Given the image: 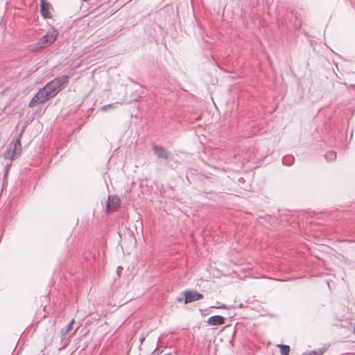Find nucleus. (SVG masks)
<instances>
[{"instance_id":"f257e3e1","label":"nucleus","mask_w":355,"mask_h":355,"mask_svg":"<svg viewBox=\"0 0 355 355\" xmlns=\"http://www.w3.org/2000/svg\"><path fill=\"white\" fill-rule=\"evenodd\" d=\"M69 76H61L49 82L44 87L50 98L54 97L68 83Z\"/></svg>"},{"instance_id":"f03ea898","label":"nucleus","mask_w":355,"mask_h":355,"mask_svg":"<svg viewBox=\"0 0 355 355\" xmlns=\"http://www.w3.org/2000/svg\"><path fill=\"white\" fill-rule=\"evenodd\" d=\"M23 128L21 131L19 132L18 137L15 139V141H12L10 144L8 145L6 152L5 153L4 157L6 159H9L11 160L17 159L21 153V137L22 136L24 129Z\"/></svg>"},{"instance_id":"7ed1b4c3","label":"nucleus","mask_w":355,"mask_h":355,"mask_svg":"<svg viewBox=\"0 0 355 355\" xmlns=\"http://www.w3.org/2000/svg\"><path fill=\"white\" fill-rule=\"evenodd\" d=\"M58 35V32L54 28H51L46 33L40 38V41L35 44L32 51H37L44 46L51 45L56 40Z\"/></svg>"},{"instance_id":"20e7f679","label":"nucleus","mask_w":355,"mask_h":355,"mask_svg":"<svg viewBox=\"0 0 355 355\" xmlns=\"http://www.w3.org/2000/svg\"><path fill=\"white\" fill-rule=\"evenodd\" d=\"M46 90L42 87L35 94L29 103V107H33L40 103H43L50 99Z\"/></svg>"},{"instance_id":"39448f33","label":"nucleus","mask_w":355,"mask_h":355,"mask_svg":"<svg viewBox=\"0 0 355 355\" xmlns=\"http://www.w3.org/2000/svg\"><path fill=\"white\" fill-rule=\"evenodd\" d=\"M184 298V303L185 304L188 303H191L193 302H196L197 300H201L203 298V295L198 293L197 291L194 290H187L184 291L183 293Z\"/></svg>"},{"instance_id":"423d86ee","label":"nucleus","mask_w":355,"mask_h":355,"mask_svg":"<svg viewBox=\"0 0 355 355\" xmlns=\"http://www.w3.org/2000/svg\"><path fill=\"white\" fill-rule=\"evenodd\" d=\"M121 200L116 196H111L108 197L107 201L106 209L107 211H115L119 207Z\"/></svg>"},{"instance_id":"0eeeda50","label":"nucleus","mask_w":355,"mask_h":355,"mask_svg":"<svg viewBox=\"0 0 355 355\" xmlns=\"http://www.w3.org/2000/svg\"><path fill=\"white\" fill-rule=\"evenodd\" d=\"M153 150L156 154L157 157L159 159H168L169 157V153L162 146L157 145H153Z\"/></svg>"},{"instance_id":"6e6552de","label":"nucleus","mask_w":355,"mask_h":355,"mask_svg":"<svg viewBox=\"0 0 355 355\" xmlns=\"http://www.w3.org/2000/svg\"><path fill=\"white\" fill-rule=\"evenodd\" d=\"M51 6V4L46 0H41L40 12L41 15L44 17V18H51V14L49 12V9Z\"/></svg>"},{"instance_id":"1a4fd4ad","label":"nucleus","mask_w":355,"mask_h":355,"mask_svg":"<svg viewBox=\"0 0 355 355\" xmlns=\"http://www.w3.org/2000/svg\"><path fill=\"white\" fill-rule=\"evenodd\" d=\"M225 318L223 316L219 315L211 316L207 319V322L209 324L213 325V326L222 325V324H225Z\"/></svg>"},{"instance_id":"9d476101","label":"nucleus","mask_w":355,"mask_h":355,"mask_svg":"<svg viewBox=\"0 0 355 355\" xmlns=\"http://www.w3.org/2000/svg\"><path fill=\"white\" fill-rule=\"evenodd\" d=\"M74 322V320H71L66 326V327L63 329H62V338L64 339L66 338L67 335H72L73 334L71 333L72 331V326Z\"/></svg>"},{"instance_id":"9b49d317","label":"nucleus","mask_w":355,"mask_h":355,"mask_svg":"<svg viewBox=\"0 0 355 355\" xmlns=\"http://www.w3.org/2000/svg\"><path fill=\"white\" fill-rule=\"evenodd\" d=\"M294 160L295 159L292 155H286L282 158V163L286 166H291Z\"/></svg>"},{"instance_id":"f8f14e48","label":"nucleus","mask_w":355,"mask_h":355,"mask_svg":"<svg viewBox=\"0 0 355 355\" xmlns=\"http://www.w3.org/2000/svg\"><path fill=\"white\" fill-rule=\"evenodd\" d=\"M278 347L280 349V353L282 355H288L290 352V347L286 345H279Z\"/></svg>"},{"instance_id":"ddd939ff","label":"nucleus","mask_w":355,"mask_h":355,"mask_svg":"<svg viewBox=\"0 0 355 355\" xmlns=\"http://www.w3.org/2000/svg\"><path fill=\"white\" fill-rule=\"evenodd\" d=\"M324 157H325V159L327 160V161H334L336 159V153L335 151H328L325 155H324Z\"/></svg>"},{"instance_id":"4468645a","label":"nucleus","mask_w":355,"mask_h":355,"mask_svg":"<svg viewBox=\"0 0 355 355\" xmlns=\"http://www.w3.org/2000/svg\"><path fill=\"white\" fill-rule=\"evenodd\" d=\"M326 351V348L322 347L320 348L318 350H313L309 354H306V355H322L323 353Z\"/></svg>"},{"instance_id":"2eb2a0df","label":"nucleus","mask_w":355,"mask_h":355,"mask_svg":"<svg viewBox=\"0 0 355 355\" xmlns=\"http://www.w3.org/2000/svg\"><path fill=\"white\" fill-rule=\"evenodd\" d=\"M214 308H216V309H227V305L224 304H221L220 302H216V305L214 306Z\"/></svg>"},{"instance_id":"dca6fc26","label":"nucleus","mask_w":355,"mask_h":355,"mask_svg":"<svg viewBox=\"0 0 355 355\" xmlns=\"http://www.w3.org/2000/svg\"><path fill=\"white\" fill-rule=\"evenodd\" d=\"M115 107H116L115 104L112 103V104H108V105H104V106L102 107V110H107V109H108V108H115Z\"/></svg>"},{"instance_id":"f3484780","label":"nucleus","mask_w":355,"mask_h":355,"mask_svg":"<svg viewBox=\"0 0 355 355\" xmlns=\"http://www.w3.org/2000/svg\"><path fill=\"white\" fill-rule=\"evenodd\" d=\"M159 354L160 352L157 349H155L153 352V355H159Z\"/></svg>"},{"instance_id":"a211bd4d","label":"nucleus","mask_w":355,"mask_h":355,"mask_svg":"<svg viewBox=\"0 0 355 355\" xmlns=\"http://www.w3.org/2000/svg\"><path fill=\"white\" fill-rule=\"evenodd\" d=\"M145 339V337L144 336H142L140 338H139V341H140V343H143L144 340Z\"/></svg>"},{"instance_id":"6ab92c4d","label":"nucleus","mask_w":355,"mask_h":355,"mask_svg":"<svg viewBox=\"0 0 355 355\" xmlns=\"http://www.w3.org/2000/svg\"><path fill=\"white\" fill-rule=\"evenodd\" d=\"M177 301L178 302H182V297H178L177 298Z\"/></svg>"},{"instance_id":"aec40b11","label":"nucleus","mask_w":355,"mask_h":355,"mask_svg":"<svg viewBox=\"0 0 355 355\" xmlns=\"http://www.w3.org/2000/svg\"><path fill=\"white\" fill-rule=\"evenodd\" d=\"M353 332L355 334V324L354 325V327H353Z\"/></svg>"},{"instance_id":"412c9836","label":"nucleus","mask_w":355,"mask_h":355,"mask_svg":"<svg viewBox=\"0 0 355 355\" xmlns=\"http://www.w3.org/2000/svg\"><path fill=\"white\" fill-rule=\"evenodd\" d=\"M120 269H122L121 266H119L118 268H117L118 270H120Z\"/></svg>"},{"instance_id":"4be33fe9","label":"nucleus","mask_w":355,"mask_h":355,"mask_svg":"<svg viewBox=\"0 0 355 355\" xmlns=\"http://www.w3.org/2000/svg\"><path fill=\"white\" fill-rule=\"evenodd\" d=\"M302 355H306V353H304V354H302Z\"/></svg>"}]
</instances>
